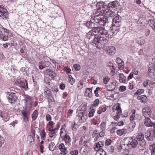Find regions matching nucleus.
Returning <instances> with one entry per match:
<instances>
[{
  "label": "nucleus",
  "mask_w": 155,
  "mask_h": 155,
  "mask_svg": "<svg viewBox=\"0 0 155 155\" xmlns=\"http://www.w3.org/2000/svg\"><path fill=\"white\" fill-rule=\"evenodd\" d=\"M92 28V30L87 33L86 37L89 39L95 38L92 42L95 45L97 48H101L103 45L107 41L105 37L107 31L101 27H93Z\"/></svg>",
  "instance_id": "obj_1"
},
{
  "label": "nucleus",
  "mask_w": 155,
  "mask_h": 155,
  "mask_svg": "<svg viewBox=\"0 0 155 155\" xmlns=\"http://www.w3.org/2000/svg\"><path fill=\"white\" fill-rule=\"evenodd\" d=\"M96 7L97 9H98V10H101L102 14H103L104 16L107 18L112 17L116 15L115 13L110 9L109 7L107 6V4L104 2H101L97 3Z\"/></svg>",
  "instance_id": "obj_2"
},
{
  "label": "nucleus",
  "mask_w": 155,
  "mask_h": 155,
  "mask_svg": "<svg viewBox=\"0 0 155 155\" xmlns=\"http://www.w3.org/2000/svg\"><path fill=\"white\" fill-rule=\"evenodd\" d=\"M97 10L95 13L94 15H92L91 20H95L96 25H99L101 26H104L107 23L108 20L107 18L104 17L103 14H102L101 10H98L97 8Z\"/></svg>",
  "instance_id": "obj_3"
},
{
  "label": "nucleus",
  "mask_w": 155,
  "mask_h": 155,
  "mask_svg": "<svg viewBox=\"0 0 155 155\" xmlns=\"http://www.w3.org/2000/svg\"><path fill=\"white\" fill-rule=\"evenodd\" d=\"M121 18L117 15L113 18L112 20V27L110 28V34L114 35L117 34L119 29V27L121 25Z\"/></svg>",
  "instance_id": "obj_4"
},
{
  "label": "nucleus",
  "mask_w": 155,
  "mask_h": 155,
  "mask_svg": "<svg viewBox=\"0 0 155 155\" xmlns=\"http://www.w3.org/2000/svg\"><path fill=\"white\" fill-rule=\"evenodd\" d=\"M107 41L106 42L103 44V47L101 48H99V49H103L105 50L107 54L110 55H113L116 52V50L115 48L112 46H110L109 47H107V46H104V45L107 43L108 41L106 39Z\"/></svg>",
  "instance_id": "obj_5"
},
{
  "label": "nucleus",
  "mask_w": 155,
  "mask_h": 155,
  "mask_svg": "<svg viewBox=\"0 0 155 155\" xmlns=\"http://www.w3.org/2000/svg\"><path fill=\"white\" fill-rule=\"evenodd\" d=\"M5 94H6V98L9 103L12 104L16 100L17 97L15 96V93L7 91L5 92Z\"/></svg>",
  "instance_id": "obj_6"
},
{
  "label": "nucleus",
  "mask_w": 155,
  "mask_h": 155,
  "mask_svg": "<svg viewBox=\"0 0 155 155\" xmlns=\"http://www.w3.org/2000/svg\"><path fill=\"white\" fill-rule=\"evenodd\" d=\"M78 122L81 123L85 122L87 118V116L84 112H81L78 113L77 115Z\"/></svg>",
  "instance_id": "obj_7"
},
{
  "label": "nucleus",
  "mask_w": 155,
  "mask_h": 155,
  "mask_svg": "<svg viewBox=\"0 0 155 155\" xmlns=\"http://www.w3.org/2000/svg\"><path fill=\"white\" fill-rule=\"evenodd\" d=\"M16 84L21 88L24 89L25 90H27L28 88V84L26 80H18Z\"/></svg>",
  "instance_id": "obj_8"
},
{
  "label": "nucleus",
  "mask_w": 155,
  "mask_h": 155,
  "mask_svg": "<svg viewBox=\"0 0 155 155\" xmlns=\"http://www.w3.org/2000/svg\"><path fill=\"white\" fill-rule=\"evenodd\" d=\"M148 74L151 77H155V67L153 64L149 63L148 66Z\"/></svg>",
  "instance_id": "obj_9"
},
{
  "label": "nucleus",
  "mask_w": 155,
  "mask_h": 155,
  "mask_svg": "<svg viewBox=\"0 0 155 155\" xmlns=\"http://www.w3.org/2000/svg\"><path fill=\"white\" fill-rule=\"evenodd\" d=\"M1 34L0 35V38L3 40L7 41L8 39V35L11 33L10 31L7 29L2 28L1 31Z\"/></svg>",
  "instance_id": "obj_10"
},
{
  "label": "nucleus",
  "mask_w": 155,
  "mask_h": 155,
  "mask_svg": "<svg viewBox=\"0 0 155 155\" xmlns=\"http://www.w3.org/2000/svg\"><path fill=\"white\" fill-rule=\"evenodd\" d=\"M129 142L127 144V146L130 145L131 147L133 148H135L138 145V142L137 140L134 139L133 137H128Z\"/></svg>",
  "instance_id": "obj_11"
},
{
  "label": "nucleus",
  "mask_w": 155,
  "mask_h": 155,
  "mask_svg": "<svg viewBox=\"0 0 155 155\" xmlns=\"http://www.w3.org/2000/svg\"><path fill=\"white\" fill-rule=\"evenodd\" d=\"M8 16L7 11L3 5H0V17L2 19L6 18Z\"/></svg>",
  "instance_id": "obj_12"
},
{
  "label": "nucleus",
  "mask_w": 155,
  "mask_h": 155,
  "mask_svg": "<svg viewBox=\"0 0 155 155\" xmlns=\"http://www.w3.org/2000/svg\"><path fill=\"white\" fill-rule=\"evenodd\" d=\"M29 110L25 108L21 111L24 116L23 120L25 122L28 121V119L30 115Z\"/></svg>",
  "instance_id": "obj_13"
},
{
  "label": "nucleus",
  "mask_w": 155,
  "mask_h": 155,
  "mask_svg": "<svg viewBox=\"0 0 155 155\" xmlns=\"http://www.w3.org/2000/svg\"><path fill=\"white\" fill-rule=\"evenodd\" d=\"M23 101L25 103V108L30 109L32 106V101L31 98L29 97H27Z\"/></svg>",
  "instance_id": "obj_14"
},
{
  "label": "nucleus",
  "mask_w": 155,
  "mask_h": 155,
  "mask_svg": "<svg viewBox=\"0 0 155 155\" xmlns=\"http://www.w3.org/2000/svg\"><path fill=\"white\" fill-rule=\"evenodd\" d=\"M59 148L61 151V155H65L68 153L67 148L63 143H62L59 145Z\"/></svg>",
  "instance_id": "obj_15"
},
{
  "label": "nucleus",
  "mask_w": 155,
  "mask_h": 155,
  "mask_svg": "<svg viewBox=\"0 0 155 155\" xmlns=\"http://www.w3.org/2000/svg\"><path fill=\"white\" fill-rule=\"evenodd\" d=\"M113 112L116 114H121L122 110L119 104H116L112 107Z\"/></svg>",
  "instance_id": "obj_16"
},
{
  "label": "nucleus",
  "mask_w": 155,
  "mask_h": 155,
  "mask_svg": "<svg viewBox=\"0 0 155 155\" xmlns=\"http://www.w3.org/2000/svg\"><path fill=\"white\" fill-rule=\"evenodd\" d=\"M61 138L64 141L67 146H68V147H70L71 140L70 137L69 135H65L64 136H63Z\"/></svg>",
  "instance_id": "obj_17"
},
{
  "label": "nucleus",
  "mask_w": 155,
  "mask_h": 155,
  "mask_svg": "<svg viewBox=\"0 0 155 155\" xmlns=\"http://www.w3.org/2000/svg\"><path fill=\"white\" fill-rule=\"evenodd\" d=\"M151 110L149 107H145L142 109L143 115L145 117L150 116L151 114Z\"/></svg>",
  "instance_id": "obj_18"
},
{
  "label": "nucleus",
  "mask_w": 155,
  "mask_h": 155,
  "mask_svg": "<svg viewBox=\"0 0 155 155\" xmlns=\"http://www.w3.org/2000/svg\"><path fill=\"white\" fill-rule=\"evenodd\" d=\"M103 143L101 141H99L96 143L94 146V149L95 151H98L102 149L103 147Z\"/></svg>",
  "instance_id": "obj_19"
},
{
  "label": "nucleus",
  "mask_w": 155,
  "mask_h": 155,
  "mask_svg": "<svg viewBox=\"0 0 155 155\" xmlns=\"http://www.w3.org/2000/svg\"><path fill=\"white\" fill-rule=\"evenodd\" d=\"M45 96L48 99V101H52V99H53V97L51 95V93L50 91L48 90L45 91L44 92Z\"/></svg>",
  "instance_id": "obj_20"
},
{
  "label": "nucleus",
  "mask_w": 155,
  "mask_h": 155,
  "mask_svg": "<svg viewBox=\"0 0 155 155\" xmlns=\"http://www.w3.org/2000/svg\"><path fill=\"white\" fill-rule=\"evenodd\" d=\"M92 88H87L86 89L85 92L84 94L85 96L91 98L92 96Z\"/></svg>",
  "instance_id": "obj_21"
},
{
  "label": "nucleus",
  "mask_w": 155,
  "mask_h": 155,
  "mask_svg": "<svg viewBox=\"0 0 155 155\" xmlns=\"http://www.w3.org/2000/svg\"><path fill=\"white\" fill-rule=\"evenodd\" d=\"M151 133L149 130H147L145 133V137L146 139L149 141L153 140L152 137L151 136Z\"/></svg>",
  "instance_id": "obj_22"
},
{
  "label": "nucleus",
  "mask_w": 155,
  "mask_h": 155,
  "mask_svg": "<svg viewBox=\"0 0 155 155\" xmlns=\"http://www.w3.org/2000/svg\"><path fill=\"white\" fill-rule=\"evenodd\" d=\"M138 100H140L141 102L145 103L147 101V97L145 95H141L137 97Z\"/></svg>",
  "instance_id": "obj_23"
},
{
  "label": "nucleus",
  "mask_w": 155,
  "mask_h": 155,
  "mask_svg": "<svg viewBox=\"0 0 155 155\" xmlns=\"http://www.w3.org/2000/svg\"><path fill=\"white\" fill-rule=\"evenodd\" d=\"M144 124L148 127H151L153 125V123L151 122L150 119L148 117H146L145 119Z\"/></svg>",
  "instance_id": "obj_24"
},
{
  "label": "nucleus",
  "mask_w": 155,
  "mask_h": 155,
  "mask_svg": "<svg viewBox=\"0 0 155 155\" xmlns=\"http://www.w3.org/2000/svg\"><path fill=\"white\" fill-rule=\"evenodd\" d=\"M66 135H67L66 132V127L64 125L62 126L61 129L60 138Z\"/></svg>",
  "instance_id": "obj_25"
},
{
  "label": "nucleus",
  "mask_w": 155,
  "mask_h": 155,
  "mask_svg": "<svg viewBox=\"0 0 155 155\" xmlns=\"http://www.w3.org/2000/svg\"><path fill=\"white\" fill-rule=\"evenodd\" d=\"M91 20V18L90 21H88L86 23H84V25L88 28H90V27H92L94 25H96V24H95V20H93L92 21Z\"/></svg>",
  "instance_id": "obj_26"
},
{
  "label": "nucleus",
  "mask_w": 155,
  "mask_h": 155,
  "mask_svg": "<svg viewBox=\"0 0 155 155\" xmlns=\"http://www.w3.org/2000/svg\"><path fill=\"white\" fill-rule=\"evenodd\" d=\"M119 80L120 82L125 83L126 82V77L124 75L120 73L119 74Z\"/></svg>",
  "instance_id": "obj_27"
},
{
  "label": "nucleus",
  "mask_w": 155,
  "mask_h": 155,
  "mask_svg": "<svg viewBox=\"0 0 155 155\" xmlns=\"http://www.w3.org/2000/svg\"><path fill=\"white\" fill-rule=\"evenodd\" d=\"M117 133L118 135L121 136L127 133V130L126 129H119L117 130Z\"/></svg>",
  "instance_id": "obj_28"
},
{
  "label": "nucleus",
  "mask_w": 155,
  "mask_h": 155,
  "mask_svg": "<svg viewBox=\"0 0 155 155\" xmlns=\"http://www.w3.org/2000/svg\"><path fill=\"white\" fill-rule=\"evenodd\" d=\"M46 71L50 77H51L52 78H54L56 76V74L55 72L51 70L50 69H47L46 70Z\"/></svg>",
  "instance_id": "obj_29"
},
{
  "label": "nucleus",
  "mask_w": 155,
  "mask_h": 155,
  "mask_svg": "<svg viewBox=\"0 0 155 155\" xmlns=\"http://www.w3.org/2000/svg\"><path fill=\"white\" fill-rule=\"evenodd\" d=\"M117 3L116 1H113L109 3L107 6L109 7L110 9V8H115L117 7L116 5Z\"/></svg>",
  "instance_id": "obj_30"
},
{
  "label": "nucleus",
  "mask_w": 155,
  "mask_h": 155,
  "mask_svg": "<svg viewBox=\"0 0 155 155\" xmlns=\"http://www.w3.org/2000/svg\"><path fill=\"white\" fill-rule=\"evenodd\" d=\"M68 78L69 83L71 85H73L74 83L75 80L74 78L71 75H68Z\"/></svg>",
  "instance_id": "obj_31"
},
{
  "label": "nucleus",
  "mask_w": 155,
  "mask_h": 155,
  "mask_svg": "<svg viewBox=\"0 0 155 155\" xmlns=\"http://www.w3.org/2000/svg\"><path fill=\"white\" fill-rule=\"evenodd\" d=\"M144 135L142 133H140L137 135L136 138L138 141H142L144 139Z\"/></svg>",
  "instance_id": "obj_32"
},
{
  "label": "nucleus",
  "mask_w": 155,
  "mask_h": 155,
  "mask_svg": "<svg viewBox=\"0 0 155 155\" xmlns=\"http://www.w3.org/2000/svg\"><path fill=\"white\" fill-rule=\"evenodd\" d=\"M137 42L139 45H142L144 43L145 41L143 38L139 37L137 39Z\"/></svg>",
  "instance_id": "obj_33"
},
{
  "label": "nucleus",
  "mask_w": 155,
  "mask_h": 155,
  "mask_svg": "<svg viewBox=\"0 0 155 155\" xmlns=\"http://www.w3.org/2000/svg\"><path fill=\"white\" fill-rule=\"evenodd\" d=\"M148 23L153 30L155 31V22L152 20H150Z\"/></svg>",
  "instance_id": "obj_34"
},
{
  "label": "nucleus",
  "mask_w": 155,
  "mask_h": 155,
  "mask_svg": "<svg viewBox=\"0 0 155 155\" xmlns=\"http://www.w3.org/2000/svg\"><path fill=\"white\" fill-rule=\"evenodd\" d=\"M149 148L151 151V155H155V144L153 143L150 145Z\"/></svg>",
  "instance_id": "obj_35"
},
{
  "label": "nucleus",
  "mask_w": 155,
  "mask_h": 155,
  "mask_svg": "<svg viewBox=\"0 0 155 155\" xmlns=\"http://www.w3.org/2000/svg\"><path fill=\"white\" fill-rule=\"evenodd\" d=\"M38 115V111L37 110H35L32 114V119L33 120H35L36 119Z\"/></svg>",
  "instance_id": "obj_36"
},
{
  "label": "nucleus",
  "mask_w": 155,
  "mask_h": 155,
  "mask_svg": "<svg viewBox=\"0 0 155 155\" xmlns=\"http://www.w3.org/2000/svg\"><path fill=\"white\" fill-rule=\"evenodd\" d=\"M55 145V144L53 142H51L49 143L48 147L49 150L51 151H54V149Z\"/></svg>",
  "instance_id": "obj_37"
},
{
  "label": "nucleus",
  "mask_w": 155,
  "mask_h": 155,
  "mask_svg": "<svg viewBox=\"0 0 155 155\" xmlns=\"http://www.w3.org/2000/svg\"><path fill=\"white\" fill-rule=\"evenodd\" d=\"M78 88L79 89H81L83 88V81L81 80L78 82Z\"/></svg>",
  "instance_id": "obj_38"
},
{
  "label": "nucleus",
  "mask_w": 155,
  "mask_h": 155,
  "mask_svg": "<svg viewBox=\"0 0 155 155\" xmlns=\"http://www.w3.org/2000/svg\"><path fill=\"white\" fill-rule=\"evenodd\" d=\"M46 135V133L45 131V130L44 129H43L41 133V138L43 140H44L45 138Z\"/></svg>",
  "instance_id": "obj_39"
},
{
  "label": "nucleus",
  "mask_w": 155,
  "mask_h": 155,
  "mask_svg": "<svg viewBox=\"0 0 155 155\" xmlns=\"http://www.w3.org/2000/svg\"><path fill=\"white\" fill-rule=\"evenodd\" d=\"M110 80V78L108 76H106L104 78L103 83L105 84H107Z\"/></svg>",
  "instance_id": "obj_40"
},
{
  "label": "nucleus",
  "mask_w": 155,
  "mask_h": 155,
  "mask_svg": "<svg viewBox=\"0 0 155 155\" xmlns=\"http://www.w3.org/2000/svg\"><path fill=\"white\" fill-rule=\"evenodd\" d=\"M72 128L73 130L76 131L77 130V128L79 126L77 124H76L75 122H74V124L72 125Z\"/></svg>",
  "instance_id": "obj_41"
},
{
  "label": "nucleus",
  "mask_w": 155,
  "mask_h": 155,
  "mask_svg": "<svg viewBox=\"0 0 155 155\" xmlns=\"http://www.w3.org/2000/svg\"><path fill=\"white\" fill-rule=\"evenodd\" d=\"M107 148H108L107 150L110 153H112L114 152V147L113 146H111L108 147Z\"/></svg>",
  "instance_id": "obj_42"
},
{
  "label": "nucleus",
  "mask_w": 155,
  "mask_h": 155,
  "mask_svg": "<svg viewBox=\"0 0 155 155\" xmlns=\"http://www.w3.org/2000/svg\"><path fill=\"white\" fill-rule=\"evenodd\" d=\"M144 90L143 89H139L137 90V91L135 93V94H137L138 95H140L142 93L144 92Z\"/></svg>",
  "instance_id": "obj_43"
},
{
  "label": "nucleus",
  "mask_w": 155,
  "mask_h": 155,
  "mask_svg": "<svg viewBox=\"0 0 155 155\" xmlns=\"http://www.w3.org/2000/svg\"><path fill=\"white\" fill-rule=\"evenodd\" d=\"M95 110L94 109H92L90 111L88 114V116L89 117H91L94 115V114L95 112Z\"/></svg>",
  "instance_id": "obj_44"
},
{
  "label": "nucleus",
  "mask_w": 155,
  "mask_h": 155,
  "mask_svg": "<svg viewBox=\"0 0 155 155\" xmlns=\"http://www.w3.org/2000/svg\"><path fill=\"white\" fill-rule=\"evenodd\" d=\"M101 127L103 131H104L106 128V124L104 122H102L101 124Z\"/></svg>",
  "instance_id": "obj_45"
},
{
  "label": "nucleus",
  "mask_w": 155,
  "mask_h": 155,
  "mask_svg": "<svg viewBox=\"0 0 155 155\" xmlns=\"http://www.w3.org/2000/svg\"><path fill=\"white\" fill-rule=\"evenodd\" d=\"M124 63L123 62L121 63L118 64V68L120 70H122L124 67Z\"/></svg>",
  "instance_id": "obj_46"
},
{
  "label": "nucleus",
  "mask_w": 155,
  "mask_h": 155,
  "mask_svg": "<svg viewBox=\"0 0 155 155\" xmlns=\"http://www.w3.org/2000/svg\"><path fill=\"white\" fill-rule=\"evenodd\" d=\"M128 146L127 145V144H120V148H119V149H120V150H125L127 149L126 147Z\"/></svg>",
  "instance_id": "obj_47"
},
{
  "label": "nucleus",
  "mask_w": 155,
  "mask_h": 155,
  "mask_svg": "<svg viewBox=\"0 0 155 155\" xmlns=\"http://www.w3.org/2000/svg\"><path fill=\"white\" fill-rule=\"evenodd\" d=\"M99 103V99H97L94 102L93 105L94 106L96 107L98 105Z\"/></svg>",
  "instance_id": "obj_48"
},
{
  "label": "nucleus",
  "mask_w": 155,
  "mask_h": 155,
  "mask_svg": "<svg viewBox=\"0 0 155 155\" xmlns=\"http://www.w3.org/2000/svg\"><path fill=\"white\" fill-rule=\"evenodd\" d=\"M149 80L147 79L145 80L143 82V86L146 87H147L148 84Z\"/></svg>",
  "instance_id": "obj_49"
},
{
  "label": "nucleus",
  "mask_w": 155,
  "mask_h": 155,
  "mask_svg": "<svg viewBox=\"0 0 155 155\" xmlns=\"http://www.w3.org/2000/svg\"><path fill=\"white\" fill-rule=\"evenodd\" d=\"M51 63L49 61H45L44 65L45 68L48 67L49 66H51Z\"/></svg>",
  "instance_id": "obj_50"
},
{
  "label": "nucleus",
  "mask_w": 155,
  "mask_h": 155,
  "mask_svg": "<svg viewBox=\"0 0 155 155\" xmlns=\"http://www.w3.org/2000/svg\"><path fill=\"white\" fill-rule=\"evenodd\" d=\"M78 151L76 150L71 151L70 152V153L72 155H78Z\"/></svg>",
  "instance_id": "obj_51"
},
{
  "label": "nucleus",
  "mask_w": 155,
  "mask_h": 155,
  "mask_svg": "<svg viewBox=\"0 0 155 155\" xmlns=\"http://www.w3.org/2000/svg\"><path fill=\"white\" fill-rule=\"evenodd\" d=\"M100 90V88L99 87H97L96 88V90L94 91V93L95 94V96L96 97H98L99 96V94H98V91Z\"/></svg>",
  "instance_id": "obj_52"
},
{
  "label": "nucleus",
  "mask_w": 155,
  "mask_h": 155,
  "mask_svg": "<svg viewBox=\"0 0 155 155\" xmlns=\"http://www.w3.org/2000/svg\"><path fill=\"white\" fill-rule=\"evenodd\" d=\"M111 140L110 139H107L106 140L105 142V145L106 146H107V147H106V148H107L108 147V146L111 144Z\"/></svg>",
  "instance_id": "obj_53"
},
{
  "label": "nucleus",
  "mask_w": 155,
  "mask_h": 155,
  "mask_svg": "<svg viewBox=\"0 0 155 155\" xmlns=\"http://www.w3.org/2000/svg\"><path fill=\"white\" fill-rule=\"evenodd\" d=\"M74 68L77 71H79L80 69V65L77 64H74Z\"/></svg>",
  "instance_id": "obj_54"
},
{
  "label": "nucleus",
  "mask_w": 155,
  "mask_h": 155,
  "mask_svg": "<svg viewBox=\"0 0 155 155\" xmlns=\"http://www.w3.org/2000/svg\"><path fill=\"white\" fill-rule=\"evenodd\" d=\"M46 119L47 121H50L51 120V117L50 115L47 114L46 115Z\"/></svg>",
  "instance_id": "obj_55"
},
{
  "label": "nucleus",
  "mask_w": 155,
  "mask_h": 155,
  "mask_svg": "<svg viewBox=\"0 0 155 155\" xmlns=\"http://www.w3.org/2000/svg\"><path fill=\"white\" fill-rule=\"evenodd\" d=\"M126 87L125 86H121L120 87V91L121 92H123L126 90Z\"/></svg>",
  "instance_id": "obj_56"
},
{
  "label": "nucleus",
  "mask_w": 155,
  "mask_h": 155,
  "mask_svg": "<svg viewBox=\"0 0 155 155\" xmlns=\"http://www.w3.org/2000/svg\"><path fill=\"white\" fill-rule=\"evenodd\" d=\"M4 139L3 138L0 136V147H2L4 143Z\"/></svg>",
  "instance_id": "obj_57"
},
{
  "label": "nucleus",
  "mask_w": 155,
  "mask_h": 155,
  "mask_svg": "<svg viewBox=\"0 0 155 155\" xmlns=\"http://www.w3.org/2000/svg\"><path fill=\"white\" fill-rule=\"evenodd\" d=\"M117 114V115L114 117V119L116 120H117L119 119L120 115H121V114Z\"/></svg>",
  "instance_id": "obj_58"
},
{
  "label": "nucleus",
  "mask_w": 155,
  "mask_h": 155,
  "mask_svg": "<svg viewBox=\"0 0 155 155\" xmlns=\"http://www.w3.org/2000/svg\"><path fill=\"white\" fill-rule=\"evenodd\" d=\"M56 134V133L54 132H51L49 133L48 135L50 137L52 138Z\"/></svg>",
  "instance_id": "obj_59"
},
{
  "label": "nucleus",
  "mask_w": 155,
  "mask_h": 155,
  "mask_svg": "<svg viewBox=\"0 0 155 155\" xmlns=\"http://www.w3.org/2000/svg\"><path fill=\"white\" fill-rule=\"evenodd\" d=\"M115 73V69L114 66H112L111 70L110 72V74L112 76H113Z\"/></svg>",
  "instance_id": "obj_60"
},
{
  "label": "nucleus",
  "mask_w": 155,
  "mask_h": 155,
  "mask_svg": "<svg viewBox=\"0 0 155 155\" xmlns=\"http://www.w3.org/2000/svg\"><path fill=\"white\" fill-rule=\"evenodd\" d=\"M116 61L117 63L118 64L123 62L121 59L119 58H117L116 60Z\"/></svg>",
  "instance_id": "obj_61"
},
{
  "label": "nucleus",
  "mask_w": 155,
  "mask_h": 155,
  "mask_svg": "<svg viewBox=\"0 0 155 155\" xmlns=\"http://www.w3.org/2000/svg\"><path fill=\"white\" fill-rule=\"evenodd\" d=\"M28 140L30 143L34 140V139L31 135H29L28 137Z\"/></svg>",
  "instance_id": "obj_62"
},
{
  "label": "nucleus",
  "mask_w": 155,
  "mask_h": 155,
  "mask_svg": "<svg viewBox=\"0 0 155 155\" xmlns=\"http://www.w3.org/2000/svg\"><path fill=\"white\" fill-rule=\"evenodd\" d=\"M134 74V73L133 72H131V73H130L129 75L128 76V79L129 80L132 79L133 77Z\"/></svg>",
  "instance_id": "obj_63"
},
{
  "label": "nucleus",
  "mask_w": 155,
  "mask_h": 155,
  "mask_svg": "<svg viewBox=\"0 0 155 155\" xmlns=\"http://www.w3.org/2000/svg\"><path fill=\"white\" fill-rule=\"evenodd\" d=\"M130 121H133L135 119V115H131L130 118Z\"/></svg>",
  "instance_id": "obj_64"
}]
</instances>
